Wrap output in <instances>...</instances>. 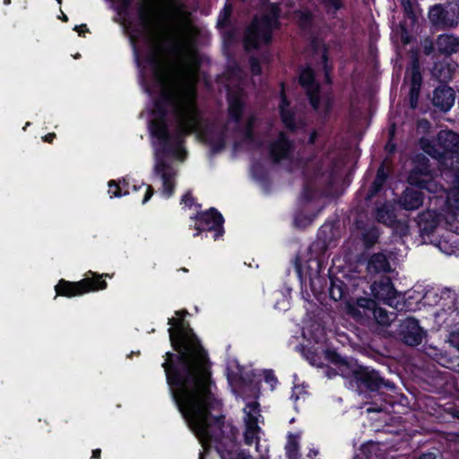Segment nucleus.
<instances>
[{"instance_id":"1","label":"nucleus","mask_w":459,"mask_h":459,"mask_svg":"<svg viewBox=\"0 0 459 459\" xmlns=\"http://www.w3.org/2000/svg\"><path fill=\"white\" fill-rule=\"evenodd\" d=\"M169 334L178 355L167 352L162 364L167 382L189 429L206 451L221 431V402L215 397L206 354L192 329L182 320L169 318Z\"/></svg>"},{"instance_id":"2","label":"nucleus","mask_w":459,"mask_h":459,"mask_svg":"<svg viewBox=\"0 0 459 459\" xmlns=\"http://www.w3.org/2000/svg\"><path fill=\"white\" fill-rule=\"evenodd\" d=\"M428 162L425 157H419L417 164L408 177V183L411 186L427 189L430 193H442L440 196H435L430 200L433 205L442 206L440 212L428 209L418 216L420 235L425 243L434 237L436 230H443L446 228V215L455 213L453 210L459 211V176L456 178L455 186L446 194L443 186L435 180Z\"/></svg>"},{"instance_id":"3","label":"nucleus","mask_w":459,"mask_h":459,"mask_svg":"<svg viewBox=\"0 0 459 459\" xmlns=\"http://www.w3.org/2000/svg\"><path fill=\"white\" fill-rule=\"evenodd\" d=\"M437 144L433 145L427 138L420 139L422 150L433 158L441 160L442 165L453 171L459 170V134L443 130L437 135Z\"/></svg>"},{"instance_id":"4","label":"nucleus","mask_w":459,"mask_h":459,"mask_svg":"<svg viewBox=\"0 0 459 459\" xmlns=\"http://www.w3.org/2000/svg\"><path fill=\"white\" fill-rule=\"evenodd\" d=\"M277 18L278 8L275 5L270 7L269 14L255 18L246 31V48L255 49L269 43L272 31L277 26Z\"/></svg>"},{"instance_id":"5","label":"nucleus","mask_w":459,"mask_h":459,"mask_svg":"<svg viewBox=\"0 0 459 459\" xmlns=\"http://www.w3.org/2000/svg\"><path fill=\"white\" fill-rule=\"evenodd\" d=\"M342 308L357 320H362L373 315L377 323L383 326L389 325L394 319V314L387 313L382 307H376L375 301L370 299L361 298L356 301H346Z\"/></svg>"},{"instance_id":"6","label":"nucleus","mask_w":459,"mask_h":459,"mask_svg":"<svg viewBox=\"0 0 459 459\" xmlns=\"http://www.w3.org/2000/svg\"><path fill=\"white\" fill-rule=\"evenodd\" d=\"M89 274H91L92 277L91 278L87 276L84 279L76 282L60 280L59 282L55 287L56 296L60 295L72 298L74 296H81L88 292L106 289L107 282L100 279L103 276H108V274L100 275L93 273L91 272H89Z\"/></svg>"},{"instance_id":"7","label":"nucleus","mask_w":459,"mask_h":459,"mask_svg":"<svg viewBox=\"0 0 459 459\" xmlns=\"http://www.w3.org/2000/svg\"><path fill=\"white\" fill-rule=\"evenodd\" d=\"M247 400V397L244 398ZM245 432L244 437L247 445L255 444L256 450L264 456L267 454V447H264V452L259 450V440L261 438L262 429L259 423L263 422L262 415L260 414L259 403L256 401H246V405L243 409Z\"/></svg>"},{"instance_id":"8","label":"nucleus","mask_w":459,"mask_h":459,"mask_svg":"<svg viewBox=\"0 0 459 459\" xmlns=\"http://www.w3.org/2000/svg\"><path fill=\"white\" fill-rule=\"evenodd\" d=\"M446 228L437 238H432L429 242L446 255H459V227L455 226L457 221L455 213L445 217Z\"/></svg>"},{"instance_id":"9","label":"nucleus","mask_w":459,"mask_h":459,"mask_svg":"<svg viewBox=\"0 0 459 459\" xmlns=\"http://www.w3.org/2000/svg\"><path fill=\"white\" fill-rule=\"evenodd\" d=\"M299 82L307 91L314 109L320 114H326L332 107V100L329 96L319 94V86L315 82L314 74L310 68H304L300 71Z\"/></svg>"},{"instance_id":"10","label":"nucleus","mask_w":459,"mask_h":459,"mask_svg":"<svg viewBox=\"0 0 459 459\" xmlns=\"http://www.w3.org/2000/svg\"><path fill=\"white\" fill-rule=\"evenodd\" d=\"M243 100L242 96H234L232 92L229 94V121L227 130L242 131L247 138L251 136V127L254 118L247 117L243 121L242 115Z\"/></svg>"},{"instance_id":"11","label":"nucleus","mask_w":459,"mask_h":459,"mask_svg":"<svg viewBox=\"0 0 459 459\" xmlns=\"http://www.w3.org/2000/svg\"><path fill=\"white\" fill-rule=\"evenodd\" d=\"M427 299L431 306H438L437 310H451L459 306V293L448 287L431 286Z\"/></svg>"},{"instance_id":"12","label":"nucleus","mask_w":459,"mask_h":459,"mask_svg":"<svg viewBox=\"0 0 459 459\" xmlns=\"http://www.w3.org/2000/svg\"><path fill=\"white\" fill-rule=\"evenodd\" d=\"M398 334L406 345L418 346L427 337V331L413 317L403 319L399 325Z\"/></svg>"},{"instance_id":"13","label":"nucleus","mask_w":459,"mask_h":459,"mask_svg":"<svg viewBox=\"0 0 459 459\" xmlns=\"http://www.w3.org/2000/svg\"><path fill=\"white\" fill-rule=\"evenodd\" d=\"M429 287L430 286L415 285L405 294H402L403 299L400 300L399 305L401 307L394 308L396 310L415 311L420 309L421 307H430V302L427 299Z\"/></svg>"},{"instance_id":"14","label":"nucleus","mask_w":459,"mask_h":459,"mask_svg":"<svg viewBox=\"0 0 459 459\" xmlns=\"http://www.w3.org/2000/svg\"><path fill=\"white\" fill-rule=\"evenodd\" d=\"M372 295L378 300L392 307H401L400 300L402 294L398 293L393 287L389 278H383L371 285Z\"/></svg>"},{"instance_id":"15","label":"nucleus","mask_w":459,"mask_h":459,"mask_svg":"<svg viewBox=\"0 0 459 459\" xmlns=\"http://www.w3.org/2000/svg\"><path fill=\"white\" fill-rule=\"evenodd\" d=\"M195 230L196 233L195 236H197L200 232L204 230H214V239H217L223 234V217L221 214L217 212L215 209L212 208L209 211L200 213L195 217Z\"/></svg>"},{"instance_id":"16","label":"nucleus","mask_w":459,"mask_h":459,"mask_svg":"<svg viewBox=\"0 0 459 459\" xmlns=\"http://www.w3.org/2000/svg\"><path fill=\"white\" fill-rule=\"evenodd\" d=\"M216 449L221 459H251L250 455L241 450L231 439H224L216 446Z\"/></svg>"},{"instance_id":"17","label":"nucleus","mask_w":459,"mask_h":459,"mask_svg":"<svg viewBox=\"0 0 459 459\" xmlns=\"http://www.w3.org/2000/svg\"><path fill=\"white\" fill-rule=\"evenodd\" d=\"M435 323L439 327L450 330L454 326L459 325V306L451 310H436L434 313Z\"/></svg>"},{"instance_id":"18","label":"nucleus","mask_w":459,"mask_h":459,"mask_svg":"<svg viewBox=\"0 0 459 459\" xmlns=\"http://www.w3.org/2000/svg\"><path fill=\"white\" fill-rule=\"evenodd\" d=\"M455 103L454 90L447 86H441L435 90L433 104L444 111L449 110Z\"/></svg>"},{"instance_id":"19","label":"nucleus","mask_w":459,"mask_h":459,"mask_svg":"<svg viewBox=\"0 0 459 459\" xmlns=\"http://www.w3.org/2000/svg\"><path fill=\"white\" fill-rule=\"evenodd\" d=\"M291 146V143L286 140L284 134L281 133L278 140L270 144L269 152L274 160H280L290 156Z\"/></svg>"},{"instance_id":"20","label":"nucleus","mask_w":459,"mask_h":459,"mask_svg":"<svg viewBox=\"0 0 459 459\" xmlns=\"http://www.w3.org/2000/svg\"><path fill=\"white\" fill-rule=\"evenodd\" d=\"M400 204L405 210H416L423 204V195L419 190L407 188L400 199Z\"/></svg>"},{"instance_id":"21","label":"nucleus","mask_w":459,"mask_h":459,"mask_svg":"<svg viewBox=\"0 0 459 459\" xmlns=\"http://www.w3.org/2000/svg\"><path fill=\"white\" fill-rule=\"evenodd\" d=\"M437 48L444 55H451L459 49V39L450 34L440 35L437 39Z\"/></svg>"},{"instance_id":"22","label":"nucleus","mask_w":459,"mask_h":459,"mask_svg":"<svg viewBox=\"0 0 459 459\" xmlns=\"http://www.w3.org/2000/svg\"><path fill=\"white\" fill-rule=\"evenodd\" d=\"M389 270L390 264L383 254H375L368 260V271L369 273H385Z\"/></svg>"},{"instance_id":"23","label":"nucleus","mask_w":459,"mask_h":459,"mask_svg":"<svg viewBox=\"0 0 459 459\" xmlns=\"http://www.w3.org/2000/svg\"><path fill=\"white\" fill-rule=\"evenodd\" d=\"M443 20L441 27H454L458 23L459 7L456 4H448L443 7Z\"/></svg>"},{"instance_id":"24","label":"nucleus","mask_w":459,"mask_h":459,"mask_svg":"<svg viewBox=\"0 0 459 459\" xmlns=\"http://www.w3.org/2000/svg\"><path fill=\"white\" fill-rule=\"evenodd\" d=\"M280 114L282 123L285 125L286 127L292 130L297 127L295 125L293 113L289 108V102L287 101L283 91L281 97Z\"/></svg>"},{"instance_id":"25","label":"nucleus","mask_w":459,"mask_h":459,"mask_svg":"<svg viewBox=\"0 0 459 459\" xmlns=\"http://www.w3.org/2000/svg\"><path fill=\"white\" fill-rule=\"evenodd\" d=\"M129 186V183L126 179H123L122 181H119L117 184L114 180H111L108 182V195L112 197H120L122 195H128L130 193L129 189L127 188Z\"/></svg>"},{"instance_id":"26","label":"nucleus","mask_w":459,"mask_h":459,"mask_svg":"<svg viewBox=\"0 0 459 459\" xmlns=\"http://www.w3.org/2000/svg\"><path fill=\"white\" fill-rule=\"evenodd\" d=\"M300 439L299 434H290L288 437V441L285 446L287 455L290 459L299 458V441Z\"/></svg>"},{"instance_id":"27","label":"nucleus","mask_w":459,"mask_h":459,"mask_svg":"<svg viewBox=\"0 0 459 459\" xmlns=\"http://www.w3.org/2000/svg\"><path fill=\"white\" fill-rule=\"evenodd\" d=\"M377 219L385 224L391 225L394 221V210L392 205L385 204L377 211Z\"/></svg>"},{"instance_id":"28","label":"nucleus","mask_w":459,"mask_h":459,"mask_svg":"<svg viewBox=\"0 0 459 459\" xmlns=\"http://www.w3.org/2000/svg\"><path fill=\"white\" fill-rule=\"evenodd\" d=\"M430 22L436 26H441L443 20V7L436 5L430 8L429 13Z\"/></svg>"},{"instance_id":"29","label":"nucleus","mask_w":459,"mask_h":459,"mask_svg":"<svg viewBox=\"0 0 459 459\" xmlns=\"http://www.w3.org/2000/svg\"><path fill=\"white\" fill-rule=\"evenodd\" d=\"M307 397V392L303 385H295L292 390L291 399L297 405L299 400L305 401Z\"/></svg>"},{"instance_id":"30","label":"nucleus","mask_w":459,"mask_h":459,"mask_svg":"<svg viewBox=\"0 0 459 459\" xmlns=\"http://www.w3.org/2000/svg\"><path fill=\"white\" fill-rule=\"evenodd\" d=\"M316 216V213L309 215V216H303L301 213L296 215L294 223L299 228H305L307 225H309L315 217Z\"/></svg>"},{"instance_id":"31","label":"nucleus","mask_w":459,"mask_h":459,"mask_svg":"<svg viewBox=\"0 0 459 459\" xmlns=\"http://www.w3.org/2000/svg\"><path fill=\"white\" fill-rule=\"evenodd\" d=\"M421 76L417 66H413L411 69V88L414 90H420Z\"/></svg>"},{"instance_id":"32","label":"nucleus","mask_w":459,"mask_h":459,"mask_svg":"<svg viewBox=\"0 0 459 459\" xmlns=\"http://www.w3.org/2000/svg\"><path fill=\"white\" fill-rule=\"evenodd\" d=\"M330 296L335 301L342 299L344 297V291L341 285L333 283L330 288Z\"/></svg>"},{"instance_id":"33","label":"nucleus","mask_w":459,"mask_h":459,"mask_svg":"<svg viewBox=\"0 0 459 459\" xmlns=\"http://www.w3.org/2000/svg\"><path fill=\"white\" fill-rule=\"evenodd\" d=\"M323 4L326 12L329 13H335L342 6L340 0H324Z\"/></svg>"},{"instance_id":"34","label":"nucleus","mask_w":459,"mask_h":459,"mask_svg":"<svg viewBox=\"0 0 459 459\" xmlns=\"http://www.w3.org/2000/svg\"><path fill=\"white\" fill-rule=\"evenodd\" d=\"M230 11H231L230 6L226 4L218 17V25L219 26H224L226 24V22L230 15Z\"/></svg>"},{"instance_id":"35","label":"nucleus","mask_w":459,"mask_h":459,"mask_svg":"<svg viewBox=\"0 0 459 459\" xmlns=\"http://www.w3.org/2000/svg\"><path fill=\"white\" fill-rule=\"evenodd\" d=\"M264 381L271 385L272 389H273L277 384V378L275 377L273 370H270V369L264 370Z\"/></svg>"},{"instance_id":"36","label":"nucleus","mask_w":459,"mask_h":459,"mask_svg":"<svg viewBox=\"0 0 459 459\" xmlns=\"http://www.w3.org/2000/svg\"><path fill=\"white\" fill-rule=\"evenodd\" d=\"M449 343L459 351V328L451 331L448 336Z\"/></svg>"},{"instance_id":"37","label":"nucleus","mask_w":459,"mask_h":459,"mask_svg":"<svg viewBox=\"0 0 459 459\" xmlns=\"http://www.w3.org/2000/svg\"><path fill=\"white\" fill-rule=\"evenodd\" d=\"M385 181L384 170L379 169L377 174V178L373 183L374 191L377 192Z\"/></svg>"},{"instance_id":"38","label":"nucleus","mask_w":459,"mask_h":459,"mask_svg":"<svg viewBox=\"0 0 459 459\" xmlns=\"http://www.w3.org/2000/svg\"><path fill=\"white\" fill-rule=\"evenodd\" d=\"M132 187H133V190H134V191L138 190V187L135 185H134ZM141 187L145 188V194H144L143 199L142 201L143 204H145L152 196L153 189L152 188L151 186H144L143 184L141 186H139V188H141Z\"/></svg>"},{"instance_id":"39","label":"nucleus","mask_w":459,"mask_h":459,"mask_svg":"<svg viewBox=\"0 0 459 459\" xmlns=\"http://www.w3.org/2000/svg\"><path fill=\"white\" fill-rule=\"evenodd\" d=\"M419 91L420 90H414L413 88H411L410 90V101L412 108L417 106Z\"/></svg>"},{"instance_id":"40","label":"nucleus","mask_w":459,"mask_h":459,"mask_svg":"<svg viewBox=\"0 0 459 459\" xmlns=\"http://www.w3.org/2000/svg\"><path fill=\"white\" fill-rule=\"evenodd\" d=\"M430 124L427 120H420L418 123L417 130L419 133H425L429 131Z\"/></svg>"},{"instance_id":"41","label":"nucleus","mask_w":459,"mask_h":459,"mask_svg":"<svg viewBox=\"0 0 459 459\" xmlns=\"http://www.w3.org/2000/svg\"><path fill=\"white\" fill-rule=\"evenodd\" d=\"M316 330L317 332L316 334L311 335V338L315 339L316 342H320L324 335V329L319 325H315Z\"/></svg>"},{"instance_id":"42","label":"nucleus","mask_w":459,"mask_h":459,"mask_svg":"<svg viewBox=\"0 0 459 459\" xmlns=\"http://www.w3.org/2000/svg\"><path fill=\"white\" fill-rule=\"evenodd\" d=\"M250 65H251V71L254 74H259L261 73L260 65L256 60L252 59L250 62Z\"/></svg>"},{"instance_id":"43","label":"nucleus","mask_w":459,"mask_h":459,"mask_svg":"<svg viewBox=\"0 0 459 459\" xmlns=\"http://www.w3.org/2000/svg\"><path fill=\"white\" fill-rule=\"evenodd\" d=\"M181 203L185 205V206H191L192 204H193V198L191 197V195L189 194H186L182 199H181Z\"/></svg>"},{"instance_id":"44","label":"nucleus","mask_w":459,"mask_h":459,"mask_svg":"<svg viewBox=\"0 0 459 459\" xmlns=\"http://www.w3.org/2000/svg\"><path fill=\"white\" fill-rule=\"evenodd\" d=\"M55 137L56 134L54 133H50L43 137V141L51 143Z\"/></svg>"},{"instance_id":"45","label":"nucleus","mask_w":459,"mask_h":459,"mask_svg":"<svg viewBox=\"0 0 459 459\" xmlns=\"http://www.w3.org/2000/svg\"><path fill=\"white\" fill-rule=\"evenodd\" d=\"M420 459H435V455L432 453L423 454Z\"/></svg>"},{"instance_id":"46","label":"nucleus","mask_w":459,"mask_h":459,"mask_svg":"<svg viewBox=\"0 0 459 459\" xmlns=\"http://www.w3.org/2000/svg\"><path fill=\"white\" fill-rule=\"evenodd\" d=\"M344 367H345V365H344V364H341V365L339 366V372H340V374H341V375H343V376H349V375H350V373L346 372V370L344 369Z\"/></svg>"},{"instance_id":"47","label":"nucleus","mask_w":459,"mask_h":459,"mask_svg":"<svg viewBox=\"0 0 459 459\" xmlns=\"http://www.w3.org/2000/svg\"><path fill=\"white\" fill-rule=\"evenodd\" d=\"M280 304L277 303L275 305V307L279 308V309H286L287 307L289 306V301L287 299L283 300V305L281 307L279 306Z\"/></svg>"},{"instance_id":"48","label":"nucleus","mask_w":459,"mask_h":459,"mask_svg":"<svg viewBox=\"0 0 459 459\" xmlns=\"http://www.w3.org/2000/svg\"><path fill=\"white\" fill-rule=\"evenodd\" d=\"M318 455V451L316 449L311 448L307 456L310 458H313L314 456H316Z\"/></svg>"},{"instance_id":"49","label":"nucleus","mask_w":459,"mask_h":459,"mask_svg":"<svg viewBox=\"0 0 459 459\" xmlns=\"http://www.w3.org/2000/svg\"><path fill=\"white\" fill-rule=\"evenodd\" d=\"M74 30L78 31L79 35H82V32L85 30V25L75 26Z\"/></svg>"},{"instance_id":"50","label":"nucleus","mask_w":459,"mask_h":459,"mask_svg":"<svg viewBox=\"0 0 459 459\" xmlns=\"http://www.w3.org/2000/svg\"><path fill=\"white\" fill-rule=\"evenodd\" d=\"M100 453H101L100 449L93 450L92 451V457L99 459L100 457Z\"/></svg>"},{"instance_id":"51","label":"nucleus","mask_w":459,"mask_h":459,"mask_svg":"<svg viewBox=\"0 0 459 459\" xmlns=\"http://www.w3.org/2000/svg\"><path fill=\"white\" fill-rule=\"evenodd\" d=\"M307 359H309V361H310V363H311L312 365H316V366H318V365H319V364L317 363L316 359L314 357H312V358H307Z\"/></svg>"},{"instance_id":"52","label":"nucleus","mask_w":459,"mask_h":459,"mask_svg":"<svg viewBox=\"0 0 459 459\" xmlns=\"http://www.w3.org/2000/svg\"><path fill=\"white\" fill-rule=\"evenodd\" d=\"M405 8H407V4H409V0H402Z\"/></svg>"},{"instance_id":"53","label":"nucleus","mask_w":459,"mask_h":459,"mask_svg":"<svg viewBox=\"0 0 459 459\" xmlns=\"http://www.w3.org/2000/svg\"><path fill=\"white\" fill-rule=\"evenodd\" d=\"M199 459H204V452L200 453Z\"/></svg>"},{"instance_id":"54","label":"nucleus","mask_w":459,"mask_h":459,"mask_svg":"<svg viewBox=\"0 0 459 459\" xmlns=\"http://www.w3.org/2000/svg\"><path fill=\"white\" fill-rule=\"evenodd\" d=\"M257 393H258V391H257V390H255V389H254V390H253V394H254V396H255V397H256V396H257Z\"/></svg>"},{"instance_id":"55","label":"nucleus","mask_w":459,"mask_h":459,"mask_svg":"<svg viewBox=\"0 0 459 459\" xmlns=\"http://www.w3.org/2000/svg\"><path fill=\"white\" fill-rule=\"evenodd\" d=\"M315 139V133L311 135L310 142L313 143Z\"/></svg>"},{"instance_id":"56","label":"nucleus","mask_w":459,"mask_h":459,"mask_svg":"<svg viewBox=\"0 0 459 459\" xmlns=\"http://www.w3.org/2000/svg\"><path fill=\"white\" fill-rule=\"evenodd\" d=\"M4 3L5 4H9L11 3V0H4Z\"/></svg>"},{"instance_id":"57","label":"nucleus","mask_w":459,"mask_h":459,"mask_svg":"<svg viewBox=\"0 0 459 459\" xmlns=\"http://www.w3.org/2000/svg\"><path fill=\"white\" fill-rule=\"evenodd\" d=\"M30 126V122H27L25 126L23 127V130H26V128Z\"/></svg>"},{"instance_id":"58","label":"nucleus","mask_w":459,"mask_h":459,"mask_svg":"<svg viewBox=\"0 0 459 459\" xmlns=\"http://www.w3.org/2000/svg\"><path fill=\"white\" fill-rule=\"evenodd\" d=\"M367 411H368V412H371V411H375V410H372L371 408H368V409H367Z\"/></svg>"},{"instance_id":"59","label":"nucleus","mask_w":459,"mask_h":459,"mask_svg":"<svg viewBox=\"0 0 459 459\" xmlns=\"http://www.w3.org/2000/svg\"><path fill=\"white\" fill-rule=\"evenodd\" d=\"M62 18H63L65 21H66V20H67V17H66L65 14H63V15H62Z\"/></svg>"},{"instance_id":"60","label":"nucleus","mask_w":459,"mask_h":459,"mask_svg":"<svg viewBox=\"0 0 459 459\" xmlns=\"http://www.w3.org/2000/svg\"><path fill=\"white\" fill-rule=\"evenodd\" d=\"M79 56H80V55L77 54V55L74 56V58H78Z\"/></svg>"},{"instance_id":"61","label":"nucleus","mask_w":459,"mask_h":459,"mask_svg":"<svg viewBox=\"0 0 459 459\" xmlns=\"http://www.w3.org/2000/svg\"><path fill=\"white\" fill-rule=\"evenodd\" d=\"M297 270L299 273H300V268L297 265Z\"/></svg>"},{"instance_id":"62","label":"nucleus","mask_w":459,"mask_h":459,"mask_svg":"<svg viewBox=\"0 0 459 459\" xmlns=\"http://www.w3.org/2000/svg\"><path fill=\"white\" fill-rule=\"evenodd\" d=\"M177 315L181 316V312H177Z\"/></svg>"},{"instance_id":"63","label":"nucleus","mask_w":459,"mask_h":459,"mask_svg":"<svg viewBox=\"0 0 459 459\" xmlns=\"http://www.w3.org/2000/svg\"><path fill=\"white\" fill-rule=\"evenodd\" d=\"M303 335H304L305 337L307 336V333H306V331H304Z\"/></svg>"}]
</instances>
